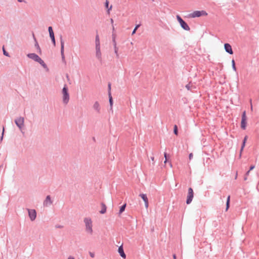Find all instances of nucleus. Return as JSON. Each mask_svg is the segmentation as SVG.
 Returning a JSON list of instances; mask_svg holds the SVG:
<instances>
[{
  "label": "nucleus",
  "mask_w": 259,
  "mask_h": 259,
  "mask_svg": "<svg viewBox=\"0 0 259 259\" xmlns=\"http://www.w3.org/2000/svg\"><path fill=\"white\" fill-rule=\"evenodd\" d=\"M246 125V120L241 119V127L242 129L245 130Z\"/></svg>",
  "instance_id": "obj_19"
},
{
  "label": "nucleus",
  "mask_w": 259,
  "mask_h": 259,
  "mask_svg": "<svg viewBox=\"0 0 259 259\" xmlns=\"http://www.w3.org/2000/svg\"><path fill=\"white\" fill-rule=\"evenodd\" d=\"M140 26L139 25H137L136 27L135 28L134 30H133V31L132 32V35L134 34L135 33H136V31L137 30V29H138V28Z\"/></svg>",
  "instance_id": "obj_28"
},
{
  "label": "nucleus",
  "mask_w": 259,
  "mask_h": 259,
  "mask_svg": "<svg viewBox=\"0 0 259 259\" xmlns=\"http://www.w3.org/2000/svg\"><path fill=\"white\" fill-rule=\"evenodd\" d=\"M173 258H174V259H176L177 258L176 254H173Z\"/></svg>",
  "instance_id": "obj_44"
},
{
  "label": "nucleus",
  "mask_w": 259,
  "mask_h": 259,
  "mask_svg": "<svg viewBox=\"0 0 259 259\" xmlns=\"http://www.w3.org/2000/svg\"><path fill=\"white\" fill-rule=\"evenodd\" d=\"M169 165L170 167H172V165L171 162H169Z\"/></svg>",
  "instance_id": "obj_50"
},
{
  "label": "nucleus",
  "mask_w": 259,
  "mask_h": 259,
  "mask_svg": "<svg viewBox=\"0 0 259 259\" xmlns=\"http://www.w3.org/2000/svg\"><path fill=\"white\" fill-rule=\"evenodd\" d=\"M108 6H109V2L108 1H106L105 2V6H106V8H108Z\"/></svg>",
  "instance_id": "obj_34"
},
{
  "label": "nucleus",
  "mask_w": 259,
  "mask_h": 259,
  "mask_svg": "<svg viewBox=\"0 0 259 259\" xmlns=\"http://www.w3.org/2000/svg\"><path fill=\"white\" fill-rule=\"evenodd\" d=\"M61 56H62V58L63 59H64L65 58V56H64V42L61 40Z\"/></svg>",
  "instance_id": "obj_17"
},
{
  "label": "nucleus",
  "mask_w": 259,
  "mask_h": 259,
  "mask_svg": "<svg viewBox=\"0 0 259 259\" xmlns=\"http://www.w3.org/2000/svg\"><path fill=\"white\" fill-rule=\"evenodd\" d=\"M224 48H225V51L227 53H228L231 55L233 54V52L232 47L229 44H225L224 45Z\"/></svg>",
  "instance_id": "obj_12"
},
{
  "label": "nucleus",
  "mask_w": 259,
  "mask_h": 259,
  "mask_svg": "<svg viewBox=\"0 0 259 259\" xmlns=\"http://www.w3.org/2000/svg\"><path fill=\"white\" fill-rule=\"evenodd\" d=\"M176 17L182 28L187 31H189L190 30L188 25L182 19V18L179 15H177Z\"/></svg>",
  "instance_id": "obj_3"
},
{
  "label": "nucleus",
  "mask_w": 259,
  "mask_h": 259,
  "mask_svg": "<svg viewBox=\"0 0 259 259\" xmlns=\"http://www.w3.org/2000/svg\"><path fill=\"white\" fill-rule=\"evenodd\" d=\"M24 119L23 117H19L16 119L15 121L16 125L19 127V128H22L24 125Z\"/></svg>",
  "instance_id": "obj_7"
},
{
  "label": "nucleus",
  "mask_w": 259,
  "mask_h": 259,
  "mask_svg": "<svg viewBox=\"0 0 259 259\" xmlns=\"http://www.w3.org/2000/svg\"><path fill=\"white\" fill-rule=\"evenodd\" d=\"M68 259H75L74 257L72 256H69L68 257Z\"/></svg>",
  "instance_id": "obj_40"
},
{
  "label": "nucleus",
  "mask_w": 259,
  "mask_h": 259,
  "mask_svg": "<svg viewBox=\"0 0 259 259\" xmlns=\"http://www.w3.org/2000/svg\"><path fill=\"white\" fill-rule=\"evenodd\" d=\"M118 252L122 258H126V255L124 252L123 248L122 245L119 247Z\"/></svg>",
  "instance_id": "obj_14"
},
{
  "label": "nucleus",
  "mask_w": 259,
  "mask_h": 259,
  "mask_svg": "<svg viewBox=\"0 0 259 259\" xmlns=\"http://www.w3.org/2000/svg\"><path fill=\"white\" fill-rule=\"evenodd\" d=\"M48 30H49V33H51L52 32H54L53 31L52 27L51 26L49 27Z\"/></svg>",
  "instance_id": "obj_29"
},
{
  "label": "nucleus",
  "mask_w": 259,
  "mask_h": 259,
  "mask_svg": "<svg viewBox=\"0 0 259 259\" xmlns=\"http://www.w3.org/2000/svg\"><path fill=\"white\" fill-rule=\"evenodd\" d=\"M126 207V204H123L122 206H121L119 210V214H121L122 212H123L125 210Z\"/></svg>",
  "instance_id": "obj_22"
},
{
  "label": "nucleus",
  "mask_w": 259,
  "mask_h": 259,
  "mask_svg": "<svg viewBox=\"0 0 259 259\" xmlns=\"http://www.w3.org/2000/svg\"><path fill=\"white\" fill-rule=\"evenodd\" d=\"M247 136H246L245 137H244V140H243V142H244V143H246V141H247Z\"/></svg>",
  "instance_id": "obj_37"
},
{
  "label": "nucleus",
  "mask_w": 259,
  "mask_h": 259,
  "mask_svg": "<svg viewBox=\"0 0 259 259\" xmlns=\"http://www.w3.org/2000/svg\"><path fill=\"white\" fill-rule=\"evenodd\" d=\"M18 2H22L23 1V0H18Z\"/></svg>",
  "instance_id": "obj_51"
},
{
  "label": "nucleus",
  "mask_w": 259,
  "mask_h": 259,
  "mask_svg": "<svg viewBox=\"0 0 259 259\" xmlns=\"http://www.w3.org/2000/svg\"><path fill=\"white\" fill-rule=\"evenodd\" d=\"M151 160L153 161L154 160V157H151Z\"/></svg>",
  "instance_id": "obj_46"
},
{
  "label": "nucleus",
  "mask_w": 259,
  "mask_h": 259,
  "mask_svg": "<svg viewBox=\"0 0 259 259\" xmlns=\"http://www.w3.org/2000/svg\"><path fill=\"white\" fill-rule=\"evenodd\" d=\"M3 52H4V54L7 56H8V53H7V52L5 51V49H4V47H3Z\"/></svg>",
  "instance_id": "obj_30"
},
{
  "label": "nucleus",
  "mask_w": 259,
  "mask_h": 259,
  "mask_svg": "<svg viewBox=\"0 0 259 259\" xmlns=\"http://www.w3.org/2000/svg\"><path fill=\"white\" fill-rule=\"evenodd\" d=\"M242 119L246 120V112L244 111L242 116Z\"/></svg>",
  "instance_id": "obj_27"
},
{
  "label": "nucleus",
  "mask_w": 259,
  "mask_h": 259,
  "mask_svg": "<svg viewBox=\"0 0 259 259\" xmlns=\"http://www.w3.org/2000/svg\"><path fill=\"white\" fill-rule=\"evenodd\" d=\"M110 21L111 23L112 24L113 23V20L112 19H111Z\"/></svg>",
  "instance_id": "obj_49"
},
{
  "label": "nucleus",
  "mask_w": 259,
  "mask_h": 259,
  "mask_svg": "<svg viewBox=\"0 0 259 259\" xmlns=\"http://www.w3.org/2000/svg\"><path fill=\"white\" fill-rule=\"evenodd\" d=\"M37 46L38 49H39V53L40 54V53H41V50H40V48H39V47L38 46V45H37Z\"/></svg>",
  "instance_id": "obj_42"
},
{
  "label": "nucleus",
  "mask_w": 259,
  "mask_h": 259,
  "mask_svg": "<svg viewBox=\"0 0 259 259\" xmlns=\"http://www.w3.org/2000/svg\"><path fill=\"white\" fill-rule=\"evenodd\" d=\"M101 206H102V209L100 211V213H102V214H104L106 212V205L104 204V203H102L101 204Z\"/></svg>",
  "instance_id": "obj_18"
},
{
  "label": "nucleus",
  "mask_w": 259,
  "mask_h": 259,
  "mask_svg": "<svg viewBox=\"0 0 259 259\" xmlns=\"http://www.w3.org/2000/svg\"><path fill=\"white\" fill-rule=\"evenodd\" d=\"M108 92H110L111 93V84H108Z\"/></svg>",
  "instance_id": "obj_36"
},
{
  "label": "nucleus",
  "mask_w": 259,
  "mask_h": 259,
  "mask_svg": "<svg viewBox=\"0 0 259 259\" xmlns=\"http://www.w3.org/2000/svg\"><path fill=\"white\" fill-rule=\"evenodd\" d=\"M232 68L234 71L236 70V68L235 66V61L234 60H232Z\"/></svg>",
  "instance_id": "obj_23"
},
{
  "label": "nucleus",
  "mask_w": 259,
  "mask_h": 259,
  "mask_svg": "<svg viewBox=\"0 0 259 259\" xmlns=\"http://www.w3.org/2000/svg\"><path fill=\"white\" fill-rule=\"evenodd\" d=\"M207 13L204 11H196L191 14L192 18L199 17L201 16H207Z\"/></svg>",
  "instance_id": "obj_5"
},
{
  "label": "nucleus",
  "mask_w": 259,
  "mask_h": 259,
  "mask_svg": "<svg viewBox=\"0 0 259 259\" xmlns=\"http://www.w3.org/2000/svg\"><path fill=\"white\" fill-rule=\"evenodd\" d=\"M62 94L63 102L65 104H67L69 100V95L68 93V89L66 85L64 87L62 90Z\"/></svg>",
  "instance_id": "obj_4"
},
{
  "label": "nucleus",
  "mask_w": 259,
  "mask_h": 259,
  "mask_svg": "<svg viewBox=\"0 0 259 259\" xmlns=\"http://www.w3.org/2000/svg\"><path fill=\"white\" fill-rule=\"evenodd\" d=\"M255 167L254 165H251L250 167V169H249V170H252L253 169H254Z\"/></svg>",
  "instance_id": "obj_38"
},
{
  "label": "nucleus",
  "mask_w": 259,
  "mask_h": 259,
  "mask_svg": "<svg viewBox=\"0 0 259 259\" xmlns=\"http://www.w3.org/2000/svg\"><path fill=\"white\" fill-rule=\"evenodd\" d=\"M83 221L85 224L86 232L88 234L92 235L93 233V222H92L91 218H85L84 219Z\"/></svg>",
  "instance_id": "obj_1"
},
{
  "label": "nucleus",
  "mask_w": 259,
  "mask_h": 259,
  "mask_svg": "<svg viewBox=\"0 0 259 259\" xmlns=\"http://www.w3.org/2000/svg\"><path fill=\"white\" fill-rule=\"evenodd\" d=\"M90 255L91 257H92V258H94L95 257V253H93V252H90Z\"/></svg>",
  "instance_id": "obj_31"
},
{
  "label": "nucleus",
  "mask_w": 259,
  "mask_h": 259,
  "mask_svg": "<svg viewBox=\"0 0 259 259\" xmlns=\"http://www.w3.org/2000/svg\"><path fill=\"white\" fill-rule=\"evenodd\" d=\"M164 156L165 157V159L167 158V154H166V153L165 152L164 153Z\"/></svg>",
  "instance_id": "obj_43"
},
{
  "label": "nucleus",
  "mask_w": 259,
  "mask_h": 259,
  "mask_svg": "<svg viewBox=\"0 0 259 259\" xmlns=\"http://www.w3.org/2000/svg\"><path fill=\"white\" fill-rule=\"evenodd\" d=\"M140 196L142 198L143 201L145 202V206L146 208L148 207L149 203H148V199L146 194H141Z\"/></svg>",
  "instance_id": "obj_10"
},
{
  "label": "nucleus",
  "mask_w": 259,
  "mask_h": 259,
  "mask_svg": "<svg viewBox=\"0 0 259 259\" xmlns=\"http://www.w3.org/2000/svg\"><path fill=\"white\" fill-rule=\"evenodd\" d=\"M247 177L248 176H246V175L245 176V177H244V180H246L247 179Z\"/></svg>",
  "instance_id": "obj_47"
},
{
  "label": "nucleus",
  "mask_w": 259,
  "mask_h": 259,
  "mask_svg": "<svg viewBox=\"0 0 259 259\" xmlns=\"http://www.w3.org/2000/svg\"><path fill=\"white\" fill-rule=\"evenodd\" d=\"M52 203V201L51 199V197L49 195L47 196L46 200L44 202V205L48 206Z\"/></svg>",
  "instance_id": "obj_13"
},
{
  "label": "nucleus",
  "mask_w": 259,
  "mask_h": 259,
  "mask_svg": "<svg viewBox=\"0 0 259 259\" xmlns=\"http://www.w3.org/2000/svg\"><path fill=\"white\" fill-rule=\"evenodd\" d=\"M230 196L229 195L227 197V202H226V210L227 211L228 209H229V206H230Z\"/></svg>",
  "instance_id": "obj_20"
},
{
  "label": "nucleus",
  "mask_w": 259,
  "mask_h": 259,
  "mask_svg": "<svg viewBox=\"0 0 259 259\" xmlns=\"http://www.w3.org/2000/svg\"><path fill=\"white\" fill-rule=\"evenodd\" d=\"M193 195L194 192L193 189L191 188H189L188 189L187 199L186 201L187 204H190L192 202L193 198Z\"/></svg>",
  "instance_id": "obj_6"
},
{
  "label": "nucleus",
  "mask_w": 259,
  "mask_h": 259,
  "mask_svg": "<svg viewBox=\"0 0 259 259\" xmlns=\"http://www.w3.org/2000/svg\"><path fill=\"white\" fill-rule=\"evenodd\" d=\"M3 133H4V128H3Z\"/></svg>",
  "instance_id": "obj_53"
},
{
  "label": "nucleus",
  "mask_w": 259,
  "mask_h": 259,
  "mask_svg": "<svg viewBox=\"0 0 259 259\" xmlns=\"http://www.w3.org/2000/svg\"><path fill=\"white\" fill-rule=\"evenodd\" d=\"M114 51H115V54H116V56L118 57V48L116 47V44H115V45H114Z\"/></svg>",
  "instance_id": "obj_25"
},
{
  "label": "nucleus",
  "mask_w": 259,
  "mask_h": 259,
  "mask_svg": "<svg viewBox=\"0 0 259 259\" xmlns=\"http://www.w3.org/2000/svg\"><path fill=\"white\" fill-rule=\"evenodd\" d=\"M112 9V6H110V8L108 9V12Z\"/></svg>",
  "instance_id": "obj_48"
},
{
  "label": "nucleus",
  "mask_w": 259,
  "mask_h": 259,
  "mask_svg": "<svg viewBox=\"0 0 259 259\" xmlns=\"http://www.w3.org/2000/svg\"><path fill=\"white\" fill-rule=\"evenodd\" d=\"M167 161V158L165 159V161H164V163H166Z\"/></svg>",
  "instance_id": "obj_45"
},
{
  "label": "nucleus",
  "mask_w": 259,
  "mask_h": 259,
  "mask_svg": "<svg viewBox=\"0 0 259 259\" xmlns=\"http://www.w3.org/2000/svg\"><path fill=\"white\" fill-rule=\"evenodd\" d=\"M174 133L177 135H178V127L176 125L174 126Z\"/></svg>",
  "instance_id": "obj_26"
},
{
  "label": "nucleus",
  "mask_w": 259,
  "mask_h": 259,
  "mask_svg": "<svg viewBox=\"0 0 259 259\" xmlns=\"http://www.w3.org/2000/svg\"><path fill=\"white\" fill-rule=\"evenodd\" d=\"M245 143H244V142H243V143H242V145L241 148V149H240V157L241 156V153H242V151L243 150V149H244V147H245Z\"/></svg>",
  "instance_id": "obj_24"
},
{
  "label": "nucleus",
  "mask_w": 259,
  "mask_h": 259,
  "mask_svg": "<svg viewBox=\"0 0 259 259\" xmlns=\"http://www.w3.org/2000/svg\"><path fill=\"white\" fill-rule=\"evenodd\" d=\"M29 216L31 221H33L35 219L36 216V213L34 209H28Z\"/></svg>",
  "instance_id": "obj_8"
},
{
  "label": "nucleus",
  "mask_w": 259,
  "mask_h": 259,
  "mask_svg": "<svg viewBox=\"0 0 259 259\" xmlns=\"http://www.w3.org/2000/svg\"><path fill=\"white\" fill-rule=\"evenodd\" d=\"M49 34H50V36L51 38L55 37L54 32H52V33H49Z\"/></svg>",
  "instance_id": "obj_35"
},
{
  "label": "nucleus",
  "mask_w": 259,
  "mask_h": 259,
  "mask_svg": "<svg viewBox=\"0 0 259 259\" xmlns=\"http://www.w3.org/2000/svg\"><path fill=\"white\" fill-rule=\"evenodd\" d=\"M250 104H251V110H253V107H252V104H251V100H250Z\"/></svg>",
  "instance_id": "obj_41"
},
{
  "label": "nucleus",
  "mask_w": 259,
  "mask_h": 259,
  "mask_svg": "<svg viewBox=\"0 0 259 259\" xmlns=\"http://www.w3.org/2000/svg\"><path fill=\"white\" fill-rule=\"evenodd\" d=\"M193 154H192V153H190V154H189V159H190V160H191V159H192V158H193Z\"/></svg>",
  "instance_id": "obj_33"
},
{
  "label": "nucleus",
  "mask_w": 259,
  "mask_h": 259,
  "mask_svg": "<svg viewBox=\"0 0 259 259\" xmlns=\"http://www.w3.org/2000/svg\"><path fill=\"white\" fill-rule=\"evenodd\" d=\"M95 43L96 48L100 47V39L98 35H97L96 36Z\"/></svg>",
  "instance_id": "obj_16"
},
{
  "label": "nucleus",
  "mask_w": 259,
  "mask_h": 259,
  "mask_svg": "<svg viewBox=\"0 0 259 259\" xmlns=\"http://www.w3.org/2000/svg\"><path fill=\"white\" fill-rule=\"evenodd\" d=\"M108 96H109V103H110V109L112 110L113 103V99H112V97L111 96V93L110 92H109V93H108Z\"/></svg>",
  "instance_id": "obj_15"
},
{
  "label": "nucleus",
  "mask_w": 259,
  "mask_h": 259,
  "mask_svg": "<svg viewBox=\"0 0 259 259\" xmlns=\"http://www.w3.org/2000/svg\"><path fill=\"white\" fill-rule=\"evenodd\" d=\"M250 170H249L248 171H247V172H246V174H245V175H246V176H249V172H250Z\"/></svg>",
  "instance_id": "obj_39"
},
{
  "label": "nucleus",
  "mask_w": 259,
  "mask_h": 259,
  "mask_svg": "<svg viewBox=\"0 0 259 259\" xmlns=\"http://www.w3.org/2000/svg\"><path fill=\"white\" fill-rule=\"evenodd\" d=\"M28 57L30 59H32L35 61L36 62H38L40 64H41L44 68H46L47 66L44 61L36 54L34 53L28 54L27 55Z\"/></svg>",
  "instance_id": "obj_2"
},
{
  "label": "nucleus",
  "mask_w": 259,
  "mask_h": 259,
  "mask_svg": "<svg viewBox=\"0 0 259 259\" xmlns=\"http://www.w3.org/2000/svg\"><path fill=\"white\" fill-rule=\"evenodd\" d=\"M94 109L98 113H100L101 111V107L98 101L95 102L93 106Z\"/></svg>",
  "instance_id": "obj_11"
},
{
  "label": "nucleus",
  "mask_w": 259,
  "mask_h": 259,
  "mask_svg": "<svg viewBox=\"0 0 259 259\" xmlns=\"http://www.w3.org/2000/svg\"><path fill=\"white\" fill-rule=\"evenodd\" d=\"M112 28H113V30H114V26H112Z\"/></svg>",
  "instance_id": "obj_52"
},
{
  "label": "nucleus",
  "mask_w": 259,
  "mask_h": 259,
  "mask_svg": "<svg viewBox=\"0 0 259 259\" xmlns=\"http://www.w3.org/2000/svg\"><path fill=\"white\" fill-rule=\"evenodd\" d=\"M96 56L100 61L102 60V53L100 47L96 48Z\"/></svg>",
  "instance_id": "obj_9"
},
{
  "label": "nucleus",
  "mask_w": 259,
  "mask_h": 259,
  "mask_svg": "<svg viewBox=\"0 0 259 259\" xmlns=\"http://www.w3.org/2000/svg\"><path fill=\"white\" fill-rule=\"evenodd\" d=\"M51 39L52 40V42H53V44L54 46H55L56 45V42H55V37H53V38H51Z\"/></svg>",
  "instance_id": "obj_32"
},
{
  "label": "nucleus",
  "mask_w": 259,
  "mask_h": 259,
  "mask_svg": "<svg viewBox=\"0 0 259 259\" xmlns=\"http://www.w3.org/2000/svg\"><path fill=\"white\" fill-rule=\"evenodd\" d=\"M193 87V86L191 82L189 83L188 84L186 85V88L188 90H191Z\"/></svg>",
  "instance_id": "obj_21"
}]
</instances>
